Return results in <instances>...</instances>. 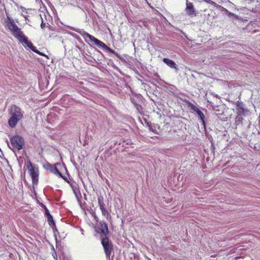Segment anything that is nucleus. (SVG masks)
Masks as SVG:
<instances>
[{
  "label": "nucleus",
  "instance_id": "obj_10",
  "mask_svg": "<svg viewBox=\"0 0 260 260\" xmlns=\"http://www.w3.org/2000/svg\"><path fill=\"white\" fill-rule=\"evenodd\" d=\"M99 229L104 235H106L108 233V226L105 222H100L99 223Z\"/></svg>",
  "mask_w": 260,
  "mask_h": 260
},
{
  "label": "nucleus",
  "instance_id": "obj_6",
  "mask_svg": "<svg viewBox=\"0 0 260 260\" xmlns=\"http://www.w3.org/2000/svg\"><path fill=\"white\" fill-rule=\"evenodd\" d=\"M101 243L104 248L106 256L109 258L113 249V245L107 237H105L102 239Z\"/></svg>",
  "mask_w": 260,
  "mask_h": 260
},
{
  "label": "nucleus",
  "instance_id": "obj_22",
  "mask_svg": "<svg viewBox=\"0 0 260 260\" xmlns=\"http://www.w3.org/2000/svg\"><path fill=\"white\" fill-rule=\"evenodd\" d=\"M44 209H45V214L46 215L47 217L49 215H51L50 212H49V210L46 208V207L45 206H44Z\"/></svg>",
  "mask_w": 260,
  "mask_h": 260
},
{
  "label": "nucleus",
  "instance_id": "obj_15",
  "mask_svg": "<svg viewBox=\"0 0 260 260\" xmlns=\"http://www.w3.org/2000/svg\"><path fill=\"white\" fill-rule=\"evenodd\" d=\"M72 190L76 197L77 198H79V196H81L79 189L76 186H74L73 185L72 186Z\"/></svg>",
  "mask_w": 260,
  "mask_h": 260
},
{
  "label": "nucleus",
  "instance_id": "obj_2",
  "mask_svg": "<svg viewBox=\"0 0 260 260\" xmlns=\"http://www.w3.org/2000/svg\"><path fill=\"white\" fill-rule=\"evenodd\" d=\"M5 22L6 27L11 32V34L19 42L23 40V39H24L25 36L22 31L21 30V29L19 28L15 23L13 18L9 15H7V18Z\"/></svg>",
  "mask_w": 260,
  "mask_h": 260
},
{
  "label": "nucleus",
  "instance_id": "obj_16",
  "mask_svg": "<svg viewBox=\"0 0 260 260\" xmlns=\"http://www.w3.org/2000/svg\"><path fill=\"white\" fill-rule=\"evenodd\" d=\"M243 118L241 114H238V115L236 116L235 119V123L237 125L241 123L242 121Z\"/></svg>",
  "mask_w": 260,
  "mask_h": 260
},
{
  "label": "nucleus",
  "instance_id": "obj_5",
  "mask_svg": "<svg viewBox=\"0 0 260 260\" xmlns=\"http://www.w3.org/2000/svg\"><path fill=\"white\" fill-rule=\"evenodd\" d=\"M27 168L31 177L33 183H37L38 181V169L29 160L27 162Z\"/></svg>",
  "mask_w": 260,
  "mask_h": 260
},
{
  "label": "nucleus",
  "instance_id": "obj_27",
  "mask_svg": "<svg viewBox=\"0 0 260 260\" xmlns=\"http://www.w3.org/2000/svg\"><path fill=\"white\" fill-rule=\"evenodd\" d=\"M48 17H49L50 15L48 14Z\"/></svg>",
  "mask_w": 260,
  "mask_h": 260
},
{
  "label": "nucleus",
  "instance_id": "obj_24",
  "mask_svg": "<svg viewBox=\"0 0 260 260\" xmlns=\"http://www.w3.org/2000/svg\"><path fill=\"white\" fill-rule=\"evenodd\" d=\"M209 93L211 95L213 96L214 98H218V99L220 98V96L217 94H215L213 92H210Z\"/></svg>",
  "mask_w": 260,
  "mask_h": 260
},
{
  "label": "nucleus",
  "instance_id": "obj_28",
  "mask_svg": "<svg viewBox=\"0 0 260 260\" xmlns=\"http://www.w3.org/2000/svg\"><path fill=\"white\" fill-rule=\"evenodd\" d=\"M207 102L210 103V102L209 100H207Z\"/></svg>",
  "mask_w": 260,
  "mask_h": 260
},
{
  "label": "nucleus",
  "instance_id": "obj_20",
  "mask_svg": "<svg viewBox=\"0 0 260 260\" xmlns=\"http://www.w3.org/2000/svg\"><path fill=\"white\" fill-rule=\"evenodd\" d=\"M189 107L192 110H193V111H194L196 112H197V111H198L200 110L197 107H196L195 105H194L192 104H190Z\"/></svg>",
  "mask_w": 260,
  "mask_h": 260
},
{
  "label": "nucleus",
  "instance_id": "obj_12",
  "mask_svg": "<svg viewBox=\"0 0 260 260\" xmlns=\"http://www.w3.org/2000/svg\"><path fill=\"white\" fill-rule=\"evenodd\" d=\"M48 221L49 222V224L52 226L53 231L54 232H58L57 229L55 226V222L53 219V217L51 215H49L47 217Z\"/></svg>",
  "mask_w": 260,
  "mask_h": 260
},
{
  "label": "nucleus",
  "instance_id": "obj_1",
  "mask_svg": "<svg viewBox=\"0 0 260 260\" xmlns=\"http://www.w3.org/2000/svg\"><path fill=\"white\" fill-rule=\"evenodd\" d=\"M10 117L8 120V124L11 128L16 126L17 123L23 117L24 111L15 105H12L9 109Z\"/></svg>",
  "mask_w": 260,
  "mask_h": 260
},
{
  "label": "nucleus",
  "instance_id": "obj_17",
  "mask_svg": "<svg viewBox=\"0 0 260 260\" xmlns=\"http://www.w3.org/2000/svg\"><path fill=\"white\" fill-rule=\"evenodd\" d=\"M219 8L221 9L222 10H224L226 13V14L228 15L229 16H235L236 17H238L237 16H236L235 14H234V13L231 12H229L228 10H226V9H225L224 8H223V7L221 6V7H219Z\"/></svg>",
  "mask_w": 260,
  "mask_h": 260
},
{
  "label": "nucleus",
  "instance_id": "obj_13",
  "mask_svg": "<svg viewBox=\"0 0 260 260\" xmlns=\"http://www.w3.org/2000/svg\"><path fill=\"white\" fill-rule=\"evenodd\" d=\"M48 167H49V170H50L51 173H52L54 174H56L57 175H59V176L61 175L60 172L58 170V169H57V168L55 166L49 165L48 166Z\"/></svg>",
  "mask_w": 260,
  "mask_h": 260
},
{
  "label": "nucleus",
  "instance_id": "obj_11",
  "mask_svg": "<svg viewBox=\"0 0 260 260\" xmlns=\"http://www.w3.org/2000/svg\"><path fill=\"white\" fill-rule=\"evenodd\" d=\"M100 209L102 212V215L106 217L107 219H108L111 218L110 214L109 213L108 210L106 209V207H105V205L101 206Z\"/></svg>",
  "mask_w": 260,
  "mask_h": 260
},
{
  "label": "nucleus",
  "instance_id": "obj_4",
  "mask_svg": "<svg viewBox=\"0 0 260 260\" xmlns=\"http://www.w3.org/2000/svg\"><path fill=\"white\" fill-rule=\"evenodd\" d=\"M24 144L23 138L21 136L15 135L11 138V146H9V147L13 151H19L22 149Z\"/></svg>",
  "mask_w": 260,
  "mask_h": 260
},
{
  "label": "nucleus",
  "instance_id": "obj_18",
  "mask_svg": "<svg viewBox=\"0 0 260 260\" xmlns=\"http://www.w3.org/2000/svg\"><path fill=\"white\" fill-rule=\"evenodd\" d=\"M237 106L238 107V108L237 109L238 113L239 114H241L244 112V109L240 104H237Z\"/></svg>",
  "mask_w": 260,
  "mask_h": 260
},
{
  "label": "nucleus",
  "instance_id": "obj_9",
  "mask_svg": "<svg viewBox=\"0 0 260 260\" xmlns=\"http://www.w3.org/2000/svg\"><path fill=\"white\" fill-rule=\"evenodd\" d=\"M163 61L171 68L175 69L176 71L178 70L176 63L173 60L167 58H165L163 59Z\"/></svg>",
  "mask_w": 260,
  "mask_h": 260
},
{
  "label": "nucleus",
  "instance_id": "obj_23",
  "mask_svg": "<svg viewBox=\"0 0 260 260\" xmlns=\"http://www.w3.org/2000/svg\"><path fill=\"white\" fill-rule=\"evenodd\" d=\"M40 18H41V22H42V21H44V19L43 18V16H44L45 18V19H47L46 15L45 13H43L42 14H40Z\"/></svg>",
  "mask_w": 260,
  "mask_h": 260
},
{
  "label": "nucleus",
  "instance_id": "obj_14",
  "mask_svg": "<svg viewBox=\"0 0 260 260\" xmlns=\"http://www.w3.org/2000/svg\"><path fill=\"white\" fill-rule=\"evenodd\" d=\"M196 113L198 115L199 118L201 121L202 124L205 126V122L204 120L205 116H204V114L200 110H199Z\"/></svg>",
  "mask_w": 260,
  "mask_h": 260
},
{
  "label": "nucleus",
  "instance_id": "obj_3",
  "mask_svg": "<svg viewBox=\"0 0 260 260\" xmlns=\"http://www.w3.org/2000/svg\"><path fill=\"white\" fill-rule=\"evenodd\" d=\"M84 35L86 36L87 38H89V40L94 42L96 45L98 47L102 48L103 49L108 51L110 53H111L114 55H115L117 57H118L119 59L123 60V58L118 53L116 52L114 50L111 49L108 46H107L105 43L98 39L95 38L94 37L91 36L88 33L84 31Z\"/></svg>",
  "mask_w": 260,
  "mask_h": 260
},
{
  "label": "nucleus",
  "instance_id": "obj_19",
  "mask_svg": "<svg viewBox=\"0 0 260 260\" xmlns=\"http://www.w3.org/2000/svg\"><path fill=\"white\" fill-rule=\"evenodd\" d=\"M203 1L206 2L207 3L211 4L212 5L214 6V7H216L217 8L221 7V6L217 5L216 3H215V2H213L211 0H203Z\"/></svg>",
  "mask_w": 260,
  "mask_h": 260
},
{
  "label": "nucleus",
  "instance_id": "obj_25",
  "mask_svg": "<svg viewBox=\"0 0 260 260\" xmlns=\"http://www.w3.org/2000/svg\"><path fill=\"white\" fill-rule=\"evenodd\" d=\"M46 26V23L44 22V21H42V22H41V27L43 29Z\"/></svg>",
  "mask_w": 260,
  "mask_h": 260
},
{
  "label": "nucleus",
  "instance_id": "obj_26",
  "mask_svg": "<svg viewBox=\"0 0 260 260\" xmlns=\"http://www.w3.org/2000/svg\"><path fill=\"white\" fill-rule=\"evenodd\" d=\"M23 17L26 19L28 15L27 14V13L26 12L25 14H22Z\"/></svg>",
  "mask_w": 260,
  "mask_h": 260
},
{
  "label": "nucleus",
  "instance_id": "obj_21",
  "mask_svg": "<svg viewBox=\"0 0 260 260\" xmlns=\"http://www.w3.org/2000/svg\"><path fill=\"white\" fill-rule=\"evenodd\" d=\"M98 203L100 207H101V206L102 205H105L103 202V199L102 197H100L98 198Z\"/></svg>",
  "mask_w": 260,
  "mask_h": 260
},
{
  "label": "nucleus",
  "instance_id": "obj_7",
  "mask_svg": "<svg viewBox=\"0 0 260 260\" xmlns=\"http://www.w3.org/2000/svg\"><path fill=\"white\" fill-rule=\"evenodd\" d=\"M22 40H21L20 42L23 43L28 48H29L30 50H31L35 53L40 55H43L37 49L36 47L33 45L32 43L30 41L28 40L27 38L26 37L24 38V39H23Z\"/></svg>",
  "mask_w": 260,
  "mask_h": 260
},
{
  "label": "nucleus",
  "instance_id": "obj_8",
  "mask_svg": "<svg viewBox=\"0 0 260 260\" xmlns=\"http://www.w3.org/2000/svg\"><path fill=\"white\" fill-rule=\"evenodd\" d=\"M185 11L188 15L190 16L191 17L196 16L195 10L194 9L193 5L192 3L189 2L188 0H186Z\"/></svg>",
  "mask_w": 260,
  "mask_h": 260
}]
</instances>
